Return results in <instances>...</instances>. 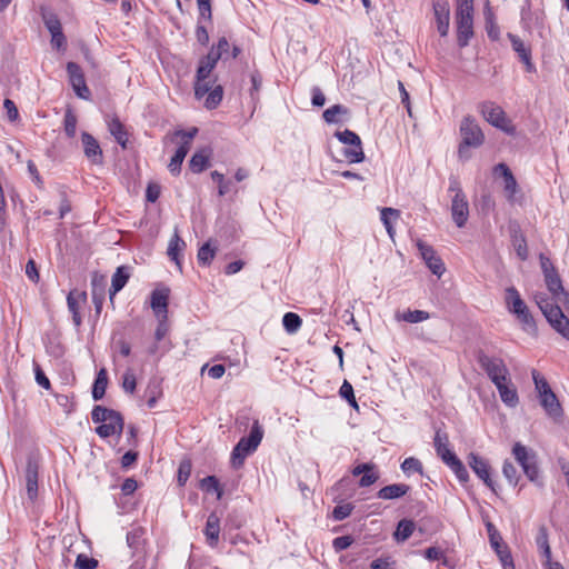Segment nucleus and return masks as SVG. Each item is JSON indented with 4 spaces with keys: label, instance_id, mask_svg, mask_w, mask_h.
Segmentation results:
<instances>
[{
    "label": "nucleus",
    "instance_id": "13d9d810",
    "mask_svg": "<svg viewBox=\"0 0 569 569\" xmlns=\"http://www.w3.org/2000/svg\"><path fill=\"white\" fill-rule=\"evenodd\" d=\"M352 509L353 507L350 503L337 506L332 511V517L335 520H343L350 516Z\"/></svg>",
    "mask_w": 569,
    "mask_h": 569
},
{
    "label": "nucleus",
    "instance_id": "1a4fd4ad",
    "mask_svg": "<svg viewBox=\"0 0 569 569\" xmlns=\"http://www.w3.org/2000/svg\"><path fill=\"white\" fill-rule=\"evenodd\" d=\"M67 72L69 76L70 84L72 86L76 94L81 99L89 100L91 92L86 84L84 74L80 66L76 62H68Z\"/></svg>",
    "mask_w": 569,
    "mask_h": 569
},
{
    "label": "nucleus",
    "instance_id": "c03bdc74",
    "mask_svg": "<svg viewBox=\"0 0 569 569\" xmlns=\"http://www.w3.org/2000/svg\"><path fill=\"white\" fill-rule=\"evenodd\" d=\"M122 389L127 393H133L137 387V378L133 369L128 368L122 376Z\"/></svg>",
    "mask_w": 569,
    "mask_h": 569
},
{
    "label": "nucleus",
    "instance_id": "a211bd4d",
    "mask_svg": "<svg viewBox=\"0 0 569 569\" xmlns=\"http://www.w3.org/2000/svg\"><path fill=\"white\" fill-rule=\"evenodd\" d=\"M508 38L511 42L512 49L518 53L520 60L525 63L526 70L528 72L535 71V66L531 62L530 50L525 46L523 41L518 36L512 33H509Z\"/></svg>",
    "mask_w": 569,
    "mask_h": 569
},
{
    "label": "nucleus",
    "instance_id": "6e6d98bb",
    "mask_svg": "<svg viewBox=\"0 0 569 569\" xmlns=\"http://www.w3.org/2000/svg\"><path fill=\"white\" fill-rule=\"evenodd\" d=\"M532 379L536 386V390L538 392V397L545 395V392H551V388L547 380L541 377L536 370L532 371Z\"/></svg>",
    "mask_w": 569,
    "mask_h": 569
},
{
    "label": "nucleus",
    "instance_id": "0eeeda50",
    "mask_svg": "<svg viewBox=\"0 0 569 569\" xmlns=\"http://www.w3.org/2000/svg\"><path fill=\"white\" fill-rule=\"evenodd\" d=\"M486 528L489 536L490 545L492 549L496 551L497 556L499 557L502 568L515 569L513 559L511 557L509 548L502 542V538L499 531L491 522H488L486 525Z\"/></svg>",
    "mask_w": 569,
    "mask_h": 569
},
{
    "label": "nucleus",
    "instance_id": "680f3d73",
    "mask_svg": "<svg viewBox=\"0 0 569 569\" xmlns=\"http://www.w3.org/2000/svg\"><path fill=\"white\" fill-rule=\"evenodd\" d=\"M51 44L58 50L66 49L67 40L62 30L51 34Z\"/></svg>",
    "mask_w": 569,
    "mask_h": 569
},
{
    "label": "nucleus",
    "instance_id": "cd10ccee",
    "mask_svg": "<svg viewBox=\"0 0 569 569\" xmlns=\"http://www.w3.org/2000/svg\"><path fill=\"white\" fill-rule=\"evenodd\" d=\"M146 531L142 527H134L127 532V545L133 552L142 549Z\"/></svg>",
    "mask_w": 569,
    "mask_h": 569
},
{
    "label": "nucleus",
    "instance_id": "8fccbe9b",
    "mask_svg": "<svg viewBox=\"0 0 569 569\" xmlns=\"http://www.w3.org/2000/svg\"><path fill=\"white\" fill-rule=\"evenodd\" d=\"M335 137L345 146L355 144L356 142L361 141L360 137L349 129H346L343 131H337L335 133Z\"/></svg>",
    "mask_w": 569,
    "mask_h": 569
},
{
    "label": "nucleus",
    "instance_id": "7c9ffc66",
    "mask_svg": "<svg viewBox=\"0 0 569 569\" xmlns=\"http://www.w3.org/2000/svg\"><path fill=\"white\" fill-rule=\"evenodd\" d=\"M342 154L349 163H359L363 161L365 153L362 150L361 141L355 144L346 146L342 150Z\"/></svg>",
    "mask_w": 569,
    "mask_h": 569
},
{
    "label": "nucleus",
    "instance_id": "4468645a",
    "mask_svg": "<svg viewBox=\"0 0 569 569\" xmlns=\"http://www.w3.org/2000/svg\"><path fill=\"white\" fill-rule=\"evenodd\" d=\"M468 465L473 470V472L488 486L493 490V481L490 477V467L482 457L470 453L468 457Z\"/></svg>",
    "mask_w": 569,
    "mask_h": 569
},
{
    "label": "nucleus",
    "instance_id": "aec40b11",
    "mask_svg": "<svg viewBox=\"0 0 569 569\" xmlns=\"http://www.w3.org/2000/svg\"><path fill=\"white\" fill-rule=\"evenodd\" d=\"M540 405L543 407L545 411L548 416L558 418L561 416L562 410L561 406L558 401L557 396L553 391L551 392H545V395H541L539 397Z\"/></svg>",
    "mask_w": 569,
    "mask_h": 569
},
{
    "label": "nucleus",
    "instance_id": "5fc2aeb1",
    "mask_svg": "<svg viewBox=\"0 0 569 569\" xmlns=\"http://www.w3.org/2000/svg\"><path fill=\"white\" fill-rule=\"evenodd\" d=\"M200 486L203 490H206L207 492H217L218 493V498L221 497V490L219 488V482H218V479L214 477V476H208L206 478H203L200 482Z\"/></svg>",
    "mask_w": 569,
    "mask_h": 569
},
{
    "label": "nucleus",
    "instance_id": "a878e982",
    "mask_svg": "<svg viewBox=\"0 0 569 569\" xmlns=\"http://www.w3.org/2000/svg\"><path fill=\"white\" fill-rule=\"evenodd\" d=\"M91 295L92 301L94 303L96 310L99 312L103 300H104V279L103 277L93 276L91 280Z\"/></svg>",
    "mask_w": 569,
    "mask_h": 569
},
{
    "label": "nucleus",
    "instance_id": "f257e3e1",
    "mask_svg": "<svg viewBox=\"0 0 569 569\" xmlns=\"http://www.w3.org/2000/svg\"><path fill=\"white\" fill-rule=\"evenodd\" d=\"M545 281L552 298L549 299L545 293H537L535 300L550 326L569 340V319L560 308V305L569 303V293L563 289L556 270L545 274Z\"/></svg>",
    "mask_w": 569,
    "mask_h": 569
},
{
    "label": "nucleus",
    "instance_id": "c756f323",
    "mask_svg": "<svg viewBox=\"0 0 569 569\" xmlns=\"http://www.w3.org/2000/svg\"><path fill=\"white\" fill-rule=\"evenodd\" d=\"M380 219L392 239L395 237V229L392 221H396L400 217V211L393 208H383L381 209Z\"/></svg>",
    "mask_w": 569,
    "mask_h": 569
},
{
    "label": "nucleus",
    "instance_id": "f8f14e48",
    "mask_svg": "<svg viewBox=\"0 0 569 569\" xmlns=\"http://www.w3.org/2000/svg\"><path fill=\"white\" fill-rule=\"evenodd\" d=\"M478 361L481 368L486 371L490 380L497 379L500 376L508 375L509 370L500 358L489 357L485 353H479Z\"/></svg>",
    "mask_w": 569,
    "mask_h": 569
},
{
    "label": "nucleus",
    "instance_id": "79ce46f5",
    "mask_svg": "<svg viewBox=\"0 0 569 569\" xmlns=\"http://www.w3.org/2000/svg\"><path fill=\"white\" fill-rule=\"evenodd\" d=\"M209 153L204 151L196 152L190 160V169L192 172L199 173L207 168Z\"/></svg>",
    "mask_w": 569,
    "mask_h": 569
},
{
    "label": "nucleus",
    "instance_id": "864d4df0",
    "mask_svg": "<svg viewBox=\"0 0 569 569\" xmlns=\"http://www.w3.org/2000/svg\"><path fill=\"white\" fill-rule=\"evenodd\" d=\"M401 469L405 473H411V472H422V465L421 462L413 457L406 458L403 462L401 463Z\"/></svg>",
    "mask_w": 569,
    "mask_h": 569
},
{
    "label": "nucleus",
    "instance_id": "2f4dec72",
    "mask_svg": "<svg viewBox=\"0 0 569 569\" xmlns=\"http://www.w3.org/2000/svg\"><path fill=\"white\" fill-rule=\"evenodd\" d=\"M498 392L506 406L515 408L519 403L518 392L512 382L499 389Z\"/></svg>",
    "mask_w": 569,
    "mask_h": 569
},
{
    "label": "nucleus",
    "instance_id": "4be33fe9",
    "mask_svg": "<svg viewBox=\"0 0 569 569\" xmlns=\"http://www.w3.org/2000/svg\"><path fill=\"white\" fill-rule=\"evenodd\" d=\"M151 308L158 318L167 319L168 312V293L156 290L151 296Z\"/></svg>",
    "mask_w": 569,
    "mask_h": 569
},
{
    "label": "nucleus",
    "instance_id": "a18cd8bd",
    "mask_svg": "<svg viewBox=\"0 0 569 569\" xmlns=\"http://www.w3.org/2000/svg\"><path fill=\"white\" fill-rule=\"evenodd\" d=\"M77 117L72 110L68 109L64 113V132L69 138H73L77 131Z\"/></svg>",
    "mask_w": 569,
    "mask_h": 569
},
{
    "label": "nucleus",
    "instance_id": "412c9836",
    "mask_svg": "<svg viewBox=\"0 0 569 569\" xmlns=\"http://www.w3.org/2000/svg\"><path fill=\"white\" fill-rule=\"evenodd\" d=\"M410 487L405 483H392L389 486H386L381 488L377 492V497L382 500H392L403 497L408 491Z\"/></svg>",
    "mask_w": 569,
    "mask_h": 569
},
{
    "label": "nucleus",
    "instance_id": "e433bc0d",
    "mask_svg": "<svg viewBox=\"0 0 569 569\" xmlns=\"http://www.w3.org/2000/svg\"><path fill=\"white\" fill-rule=\"evenodd\" d=\"M27 492L30 499L36 498L38 491V472L31 465L28 466L26 472Z\"/></svg>",
    "mask_w": 569,
    "mask_h": 569
},
{
    "label": "nucleus",
    "instance_id": "20e7f679",
    "mask_svg": "<svg viewBox=\"0 0 569 569\" xmlns=\"http://www.w3.org/2000/svg\"><path fill=\"white\" fill-rule=\"evenodd\" d=\"M448 191L453 193L450 206L452 221L458 228H463L469 219V202L457 177H450Z\"/></svg>",
    "mask_w": 569,
    "mask_h": 569
},
{
    "label": "nucleus",
    "instance_id": "bf43d9fd",
    "mask_svg": "<svg viewBox=\"0 0 569 569\" xmlns=\"http://www.w3.org/2000/svg\"><path fill=\"white\" fill-rule=\"evenodd\" d=\"M378 479H379V475L376 471V468L370 469V471H366L362 475V477L359 481V486L360 487H369V486L373 485Z\"/></svg>",
    "mask_w": 569,
    "mask_h": 569
},
{
    "label": "nucleus",
    "instance_id": "6e6552de",
    "mask_svg": "<svg viewBox=\"0 0 569 569\" xmlns=\"http://www.w3.org/2000/svg\"><path fill=\"white\" fill-rule=\"evenodd\" d=\"M480 111L485 119L493 127L509 133L512 131V128L509 126L505 111L501 107L492 102H485L481 104Z\"/></svg>",
    "mask_w": 569,
    "mask_h": 569
},
{
    "label": "nucleus",
    "instance_id": "b1692460",
    "mask_svg": "<svg viewBox=\"0 0 569 569\" xmlns=\"http://www.w3.org/2000/svg\"><path fill=\"white\" fill-rule=\"evenodd\" d=\"M506 302L508 309L513 315L522 313L523 309L527 308L526 303L521 299L518 290L515 287H509L506 290Z\"/></svg>",
    "mask_w": 569,
    "mask_h": 569
},
{
    "label": "nucleus",
    "instance_id": "7ed1b4c3",
    "mask_svg": "<svg viewBox=\"0 0 569 569\" xmlns=\"http://www.w3.org/2000/svg\"><path fill=\"white\" fill-rule=\"evenodd\" d=\"M263 438V428L254 420L248 437H242L231 452V463L234 468L243 465L246 458L254 452Z\"/></svg>",
    "mask_w": 569,
    "mask_h": 569
},
{
    "label": "nucleus",
    "instance_id": "423d86ee",
    "mask_svg": "<svg viewBox=\"0 0 569 569\" xmlns=\"http://www.w3.org/2000/svg\"><path fill=\"white\" fill-rule=\"evenodd\" d=\"M512 455L521 466L523 473L531 482H539V467L537 455L520 442H516L512 448Z\"/></svg>",
    "mask_w": 569,
    "mask_h": 569
},
{
    "label": "nucleus",
    "instance_id": "2eb2a0df",
    "mask_svg": "<svg viewBox=\"0 0 569 569\" xmlns=\"http://www.w3.org/2000/svg\"><path fill=\"white\" fill-rule=\"evenodd\" d=\"M493 172L496 176H501L503 179V189L506 197L509 201H513L515 196L518 191V183L511 172L505 163H499L495 167Z\"/></svg>",
    "mask_w": 569,
    "mask_h": 569
},
{
    "label": "nucleus",
    "instance_id": "69168bd1",
    "mask_svg": "<svg viewBox=\"0 0 569 569\" xmlns=\"http://www.w3.org/2000/svg\"><path fill=\"white\" fill-rule=\"evenodd\" d=\"M217 52L221 53V57H222V60H228L229 59V49H230V44L228 42V40L222 37L219 39L218 43L216 47H213Z\"/></svg>",
    "mask_w": 569,
    "mask_h": 569
},
{
    "label": "nucleus",
    "instance_id": "3c124183",
    "mask_svg": "<svg viewBox=\"0 0 569 569\" xmlns=\"http://www.w3.org/2000/svg\"><path fill=\"white\" fill-rule=\"evenodd\" d=\"M457 476L459 481L467 482L469 479V473L463 466V463L457 458L451 463L447 465Z\"/></svg>",
    "mask_w": 569,
    "mask_h": 569
},
{
    "label": "nucleus",
    "instance_id": "473e14b6",
    "mask_svg": "<svg viewBox=\"0 0 569 569\" xmlns=\"http://www.w3.org/2000/svg\"><path fill=\"white\" fill-rule=\"evenodd\" d=\"M397 321H406L409 323H418L429 319V313L422 310H407L395 315Z\"/></svg>",
    "mask_w": 569,
    "mask_h": 569
},
{
    "label": "nucleus",
    "instance_id": "5701e85b",
    "mask_svg": "<svg viewBox=\"0 0 569 569\" xmlns=\"http://www.w3.org/2000/svg\"><path fill=\"white\" fill-rule=\"evenodd\" d=\"M220 59H222L221 53L217 52L214 48H211L209 53L201 59L197 70L198 73H200L201 77H209Z\"/></svg>",
    "mask_w": 569,
    "mask_h": 569
},
{
    "label": "nucleus",
    "instance_id": "dca6fc26",
    "mask_svg": "<svg viewBox=\"0 0 569 569\" xmlns=\"http://www.w3.org/2000/svg\"><path fill=\"white\" fill-rule=\"evenodd\" d=\"M83 152L93 164L102 163V150L93 136L88 132L81 134Z\"/></svg>",
    "mask_w": 569,
    "mask_h": 569
},
{
    "label": "nucleus",
    "instance_id": "4d7b16f0",
    "mask_svg": "<svg viewBox=\"0 0 569 569\" xmlns=\"http://www.w3.org/2000/svg\"><path fill=\"white\" fill-rule=\"evenodd\" d=\"M98 566V561L86 555H78L74 567L76 569H94Z\"/></svg>",
    "mask_w": 569,
    "mask_h": 569
},
{
    "label": "nucleus",
    "instance_id": "c9c22d12",
    "mask_svg": "<svg viewBox=\"0 0 569 569\" xmlns=\"http://www.w3.org/2000/svg\"><path fill=\"white\" fill-rule=\"evenodd\" d=\"M213 82L209 79V77H201L200 73L197 72V81L194 84V96L197 99H202L209 91L213 89Z\"/></svg>",
    "mask_w": 569,
    "mask_h": 569
},
{
    "label": "nucleus",
    "instance_id": "f03ea898",
    "mask_svg": "<svg viewBox=\"0 0 569 569\" xmlns=\"http://www.w3.org/2000/svg\"><path fill=\"white\" fill-rule=\"evenodd\" d=\"M456 4L457 41L463 48L473 37V0H456Z\"/></svg>",
    "mask_w": 569,
    "mask_h": 569
},
{
    "label": "nucleus",
    "instance_id": "e2e57ef3",
    "mask_svg": "<svg viewBox=\"0 0 569 569\" xmlns=\"http://www.w3.org/2000/svg\"><path fill=\"white\" fill-rule=\"evenodd\" d=\"M438 456L442 459V461L446 465L451 463L455 459H457V456L449 449L448 445L440 447L437 450Z\"/></svg>",
    "mask_w": 569,
    "mask_h": 569
},
{
    "label": "nucleus",
    "instance_id": "0e129e2a",
    "mask_svg": "<svg viewBox=\"0 0 569 569\" xmlns=\"http://www.w3.org/2000/svg\"><path fill=\"white\" fill-rule=\"evenodd\" d=\"M3 108L6 109L8 119L10 121H14V120L18 119L19 112H18V109L16 107V103L12 100L6 99L3 101Z\"/></svg>",
    "mask_w": 569,
    "mask_h": 569
},
{
    "label": "nucleus",
    "instance_id": "39448f33",
    "mask_svg": "<svg viewBox=\"0 0 569 569\" xmlns=\"http://www.w3.org/2000/svg\"><path fill=\"white\" fill-rule=\"evenodd\" d=\"M460 136L462 141L459 146V157L468 159V148H478L483 143L485 136L477 123L471 117H465L460 123Z\"/></svg>",
    "mask_w": 569,
    "mask_h": 569
},
{
    "label": "nucleus",
    "instance_id": "9d476101",
    "mask_svg": "<svg viewBox=\"0 0 569 569\" xmlns=\"http://www.w3.org/2000/svg\"><path fill=\"white\" fill-rule=\"evenodd\" d=\"M417 248L419 250V253H420L422 260L429 268V270L433 274L441 277L443 274L446 268H445L442 260L436 253L433 248L421 240L417 241Z\"/></svg>",
    "mask_w": 569,
    "mask_h": 569
},
{
    "label": "nucleus",
    "instance_id": "49530a36",
    "mask_svg": "<svg viewBox=\"0 0 569 569\" xmlns=\"http://www.w3.org/2000/svg\"><path fill=\"white\" fill-rule=\"evenodd\" d=\"M216 254V250L211 248L210 243H204L198 251L197 258L199 263L208 266L211 263Z\"/></svg>",
    "mask_w": 569,
    "mask_h": 569
},
{
    "label": "nucleus",
    "instance_id": "bb28decb",
    "mask_svg": "<svg viewBox=\"0 0 569 569\" xmlns=\"http://www.w3.org/2000/svg\"><path fill=\"white\" fill-rule=\"evenodd\" d=\"M186 248V242L179 237L178 231H174V234L169 241L168 246V256L176 262L179 269H181V263L179 260V253L183 251Z\"/></svg>",
    "mask_w": 569,
    "mask_h": 569
},
{
    "label": "nucleus",
    "instance_id": "ddd939ff",
    "mask_svg": "<svg viewBox=\"0 0 569 569\" xmlns=\"http://www.w3.org/2000/svg\"><path fill=\"white\" fill-rule=\"evenodd\" d=\"M123 429V419L118 411H113L112 415L107 418L97 429L96 432L101 438H108L114 435H120Z\"/></svg>",
    "mask_w": 569,
    "mask_h": 569
},
{
    "label": "nucleus",
    "instance_id": "052dcab7",
    "mask_svg": "<svg viewBox=\"0 0 569 569\" xmlns=\"http://www.w3.org/2000/svg\"><path fill=\"white\" fill-rule=\"evenodd\" d=\"M191 466L189 462H182L178 470V483L183 486L190 477Z\"/></svg>",
    "mask_w": 569,
    "mask_h": 569
},
{
    "label": "nucleus",
    "instance_id": "09e8293b",
    "mask_svg": "<svg viewBox=\"0 0 569 569\" xmlns=\"http://www.w3.org/2000/svg\"><path fill=\"white\" fill-rule=\"evenodd\" d=\"M516 316L518 320L521 322L522 329L525 331L529 333H533L536 331V323L528 308H525L522 313H516Z\"/></svg>",
    "mask_w": 569,
    "mask_h": 569
},
{
    "label": "nucleus",
    "instance_id": "58836bf2",
    "mask_svg": "<svg viewBox=\"0 0 569 569\" xmlns=\"http://www.w3.org/2000/svg\"><path fill=\"white\" fill-rule=\"evenodd\" d=\"M282 325H283L284 330L288 333L292 335V333H296L300 329V327L302 325V320L297 313L287 312V313H284V316L282 318Z\"/></svg>",
    "mask_w": 569,
    "mask_h": 569
},
{
    "label": "nucleus",
    "instance_id": "6ab92c4d",
    "mask_svg": "<svg viewBox=\"0 0 569 569\" xmlns=\"http://www.w3.org/2000/svg\"><path fill=\"white\" fill-rule=\"evenodd\" d=\"M219 533H220V519L214 512H212L208 516L206 528H204V536L208 540V543L211 547H216L218 545Z\"/></svg>",
    "mask_w": 569,
    "mask_h": 569
},
{
    "label": "nucleus",
    "instance_id": "9b49d317",
    "mask_svg": "<svg viewBox=\"0 0 569 569\" xmlns=\"http://www.w3.org/2000/svg\"><path fill=\"white\" fill-rule=\"evenodd\" d=\"M432 9L437 30L441 37L449 33L450 6L448 0H432Z\"/></svg>",
    "mask_w": 569,
    "mask_h": 569
},
{
    "label": "nucleus",
    "instance_id": "f704fd0d",
    "mask_svg": "<svg viewBox=\"0 0 569 569\" xmlns=\"http://www.w3.org/2000/svg\"><path fill=\"white\" fill-rule=\"evenodd\" d=\"M109 132L114 137L117 142L126 148L127 132L118 118H113L108 122Z\"/></svg>",
    "mask_w": 569,
    "mask_h": 569
},
{
    "label": "nucleus",
    "instance_id": "c85d7f7f",
    "mask_svg": "<svg viewBox=\"0 0 569 569\" xmlns=\"http://www.w3.org/2000/svg\"><path fill=\"white\" fill-rule=\"evenodd\" d=\"M108 386V373L106 368H101L96 377L93 387H92V398L94 400H100L103 398L106 393V389Z\"/></svg>",
    "mask_w": 569,
    "mask_h": 569
},
{
    "label": "nucleus",
    "instance_id": "603ef678",
    "mask_svg": "<svg viewBox=\"0 0 569 569\" xmlns=\"http://www.w3.org/2000/svg\"><path fill=\"white\" fill-rule=\"evenodd\" d=\"M113 411L114 410L108 409L106 407L96 406L91 412L92 421L96 423H102L112 415Z\"/></svg>",
    "mask_w": 569,
    "mask_h": 569
},
{
    "label": "nucleus",
    "instance_id": "774afa93",
    "mask_svg": "<svg viewBox=\"0 0 569 569\" xmlns=\"http://www.w3.org/2000/svg\"><path fill=\"white\" fill-rule=\"evenodd\" d=\"M393 565L389 558H378L371 561L370 569H393Z\"/></svg>",
    "mask_w": 569,
    "mask_h": 569
},
{
    "label": "nucleus",
    "instance_id": "37998d69",
    "mask_svg": "<svg viewBox=\"0 0 569 569\" xmlns=\"http://www.w3.org/2000/svg\"><path fill=\"white\" fill-rule=\"evenodd\" d=\"M42 20H43L46 28L48 29V31L51 34L62 30L60 20L57 18V16L54 13L49 12V11H43Z\"/></svg>",
    "mask_w": 569,
    "mask_h": 569
},
{
    "label": "nucleus",
    "instance_id": "a19ab883",
    "mask_svg": "<svg viewBox=\"0 0 569 569\" xmlns=\"http://www.w3.org/2000/svg\"><path fill=\"white\" fill-rule=\"evenodd\" d=\"M204 107L207 109H214L222 100L223 89L220 84L213 87L206 96Z\"/></svg>",
    "mask_w": 569,
    "mask_h": 569
},
{
    "label": "nucleus",
    "instance_id": "4c0bfd02",
    "mask_svg": "<svg viewBox=\"0 0 569 569\" xmlns=\"http://www.w3.org/2000/svg\"><path fill=\"white\" fill-rule=\"evenodd\" d=\"M415 523L411 520L402 519L397 526L395 538L397 541H406L413 532Z\"/></svg>",
    "mask_w": 569,
    "mask_h": 569
},
{
    "label": "nucleus",
    "instance_id": "72a5a7b5",
    "mask_svg": "<svg viewBox=\"0 0 569 569\" xmlns=\"http://www.w3.org/2000/svg\"><path fill=\"white\" fill-rule=\"evenodd\" d=\"M536 543L539 550L541 551L545 560L549 561V558H551V549L549 545V537H548V530L545 526H541L538 529V533L536 537Z\"/></svg>",
    "mask_w": 569,
    "mask_h": 569
},
{
    "label": "nucleus",
    "instance_id": "f3484780",
    "mask_svg": "<svg viewBox=\"0 0 569 569\" xmlns=\"http://www.w3.org/2000/svg\"><path fill=\"white\" fill-rule=\"evenodd\" d=\"M87 293L84 291L72 290L67 297L68 309L72 313V320L76 327L81 325L80 307L86 301Z\"/></svg>",
    "mask_w": 569,
    "mask_h": 569
},
{
    "label": "nucleus",
    "instance_id": "de8ad7c7",
    "mask_svg": "<svg viewBox=\"0 0 569 569\" xmlns=\"http://www.w3.org/2000/svg\"><path fill=\"white\" fill-rule=\"evenodd\" d=\"M502 473L511 486H517L519 481V473L512 462L506 460L502 466Z\"/></svg>",
    "mask_w": 569,
    "mask_h": 569
},
{
    "label": "nucleus",
    "instance_id": "338daca9",
    "mask_svg": "<svg viewBox=\"0 0 569 569\" xmlns=\"http://www.w3.org/2000/svg\"><path fill=\"white\" fill-rule=\"evenodd\" d=\"M160 186L157 183H150L147 187L146 198L149 202H156L160 197Z\"/></svg>",
    "mask_w": 569,
    "mask_h": 569
},
{
    "label": "nucleus",
    "instance_id": "ea45409f",
    "mask_svg": "<svg viewBox=\"0 0 569 569\" xmlns=\"http://www.w3.org/2000/svg\"><path fill=\"white\" fill-rule=\"evenodd\" d=\"M348 109L341 104H335L323 112V119L328 123H337L340 121V116H347Z\"/></svg>",
    "mask_w": 569,
    "mask_h": 569
},
{
    "label": "nucleus",
    "instance_id": "393cba45",
    "mask_svg": "<svg viewBox=\"0 0 569 569\" xmlns=\"http://www.w3.org/2000/svg\"><path fill=\"white\" fill-rule=\"evenodd\" d=\"M129 277V269L126 266H120L117 268L111 280L110 299H112L113 296H116V293L126 286Z\"/></svg>",
    "mask_w": 569,
    "mask_h": 569
}]
</instances>
